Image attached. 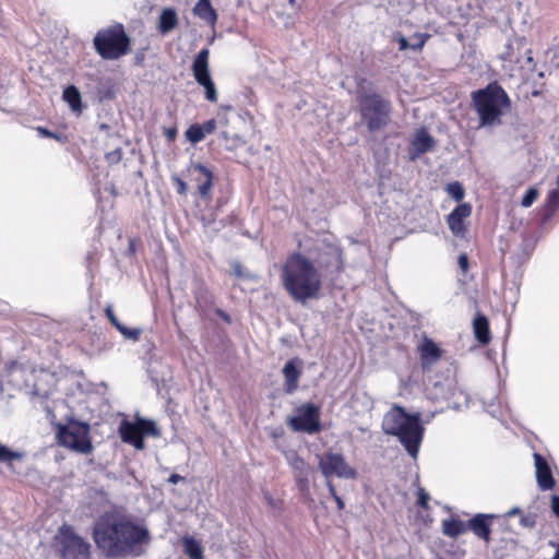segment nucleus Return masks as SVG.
<instances>
[{"mask_svg": "<svg viewBox=\"0 0 559 559\" xmlns=\"http://www.w3.org/2000/svg\"><path fill=\"white\" fill-rule=\"evenodd\" d=\"M209 57V48L201 49L194 57L191 69L197 83L205 90V98L211 103H216L217 90L211 78Z\"/></svg>", "mask_w": 559, "mask_h": 559, "instance_id": "nucleus-11", "label": "nucleus"}, {"mask_svg": "<svg viewBox=\"0 0 559 559\" xmlns=\"http://www.w3.org/2000/svg\"><path fill=\"white\" fill-rule=\"evenodd\" d=\"M138 420L131 423L127 419L122 420L119 426L120 438L123 442L132 444L135 449H144V440L141 437Z\"/></svg>", "mask_w": 559, "mask_h": 559, "instance_id": "nucleus-20", "label": "nucleus"}, {"mask_svg": "<svg viewBox=\"0 0 559 559\" xmlns=\"http://www.w3.org/2000/svg\"><path fill=\"white\" fill-rule=\"evenodd\" d=\"M37 132L41 135V136H48V138H55V139H58V135L55 134L53 132H50L49 130L43 128V127H38L37 128Z\"/></svg>", "mask_w": 559, "mask_h": 559, "instance_id": "nucleus-48", "label": "nucleus"}, {"mask_svg": "<svg viewBox=\"0 0 559 559\" xmlns=\"http://www.w3.org/2000/svg\"><path fill=\"white\" fill-rule=\"evenodd\" d=\"M546 206L550 212H555L559 207V189L549 192Z\"/></svg>", "mask_w": 559, "mask_h": 559, "instance_id": "nucleus-36", "label": "nucleus"}, {"mask_svg": "<svg viewBox=\"0 0 559 559\" xmlns=\"http://www.w3.org/2000/svg\"><path fill=\"white\" fill-rule=\"evenodd\" d=\"M173 180L177 185V192L181 195H185L188 190L187 183L178 176H174Z\"/></svg>", "mask_w": 559, "mask_h": 559, "instance_id": "nucleus-43", "label": "nucleus"}, {"mask_svg": "<svg viewBox=\"0 0 559 559\" xmlns=\"http://www.w3.org/2000/svg\"><path fill=\"white\" fill-rule=\"evenodd\" d=\"M472 213L468 203L459 204L448 216V225L455 236H462L465 231L464 219Z\"/></svg>", "mask_w": 559, "mask_h": 559, "instance_id": "nucleus-18", "label": "nucleus"}, {"mask_svg": "<svg viewBox=\"0 0 559 559\" xmlns=\"http://www.w3.org/2000/svg\"><path fill=\"white\" fill-rule=\"evenodd\" d=\"M105 313L108 318V320L111 322V324L117 328V324H120L121 322L118 320V318L116 317L114 310H112V307L111 306H108L106 307L105 309Z\"/></svg>", "mask_w": 559, "mask_h": 559, "instance_id": "nucleus-44", "label": "nucleus"}, {"mask_svg": "<svg viewBox=\"0 0 559 559\" xmlns=\"http://www.w3.org/2000/svg\"><path fill=\"white\" fill-rule=\"evenodd\" d=\"M93 41L103 59L115 60L129 51L130 39L122 25L98 31Z\"/></svg>", "mask_w": 559, "mask_h": 559, "instance_id": "nucleus-6", "label": "nucleus"}, {"mask_svg": "<svg viewBox=\"0 0 559 559\" xmlns=\"http://www.w3.org/2000/svg\"><path fill=\"white\" fill-rule=\"evenodd\" d=\"M296 362L297 359L288 360L283 368L284 391L287 394H293L298 389V381L301 372L297 368Z\"/></svg>", "mask_w": 559, "mask_h": 559, "instance_id": "nucleus-22", "label": "nucleus"}, {"mask_svg": "<svg viewBox=\"0 0 559 559\" xmlns=\"http://www.w3.org/2000/svg\"><path fill=\"white\" fill-rule=\"evenodd\" d=\"M535 468H536V480L542 490H550L555 486V480L551 474V469L539 453H534Z\"/></svg>", "mask_w": 559, "mask_h": 559, "instance_id": "nucleus-19", "label": "nucleus"}, {"mask_svg": "<svg viewBox=\"0 0 559 559\" xmlns=\"http://www.w3.org/2000/svg\"><path fill=\"white\" fill-rule=\"evenodd\" d=\"M192 180L197 183L200 198L204 201L212 200L214 185L213 171L201 163H192L188 168Z\"/></svg>", "mask_w": 559, "mask_h": 559, "instance_id": "nucleus-13", "label": "nucleus"}, {"mask_svg": "<svg viewBox=\"0 0 559 559\" xmlns=\"http://www.w3.org/2000/svg\"><path fill=\"white\" fill-rule=\"evenodd\" d=\"M521 524L524 526V527H533L535 525V520L533 516L531 515H523L521 518Z\"/></svg>", "mask_w": 559, "mask_h": 559, "instance_id": "nucleus-47", "label": "nucleus"}, {"mask_svg": "<svg viewBox=\"0 0 559 559\" xmlns=\"http://www.w3.org/2000/svg\"><path fill=\"white\" fill-rule=\"evenodd\" d=\"M56 438L60 445L76 453L90 454L93 451L90 426L85 423L71 420L66 425H58Z\"/></svg>", "mask_w": 559, "mask_h": 559, "instance_id": "nucleus-7", "label": "nucleus"}, {"mask_svg": "<svg viewBox=\"0 0 559 559\" xmlns=\"http://www.w3.org/2000/svg\"><path fill=\"white\" fill-rule=\"evenodd\" d=\"M178 24V15L175 9L166 8L162 11L158 21V31L162 35L170 33Z\"/></svg>", "mask_w": 559, "mask_h": 559, "instance_id": "nucleus-23", "label": "nucleus"}, {"mask_svg": "<svg viewBox=\"0 0 559 559\" xmlns=\"http://www.w3.org/2000/svg\"><path fill=\"white\" fill-rule=\"evenodd\" d=\"M551 509L554 513L559 518V496H554L551 498Z\"/></svg>", "mask_w": 559, "mask_h": 559, "instance_id": "nucleus-49", "label": "nucleus"}, {"mask_svg": "<svg viewBox=\"0 0 559 559\" xmlns=\"http://www.w3.org/2000/svg\"><path fill=\"white\" fill-rule=\"evenodd\" d=\"M417 495H418V504L424 509H428L429 495L423 488L418 489Z\"/></svg>", "mask_w": 559, "mask_h": 559, "instance_id": "nucleus-41", "label": "nucleus"}, {"mask_svg": "<svg viewBox=\"0 0 559 559\" xmlns=\"http://www.w3.org/2000/svg\"><path fill=\"white\" fill-rule=\"evenodd\" d=\"M396 40L400 45V50L403 51V50L411 48L409 40L406 37H404L403 35H399Z\"/></svg>", "mask_w": 559, "mask_h": 559, "instance_id": "nucleus-46", "label": "nucleus"}, {"mask_svg": "<svg viewBox=\"0 0 559 559\" xmlns=\"http://www.w3.org/2000/svg\"><path fill=\"white\" fill-rule=\"evenodd\" d=\"M165 135H166V138H167L169 141H173V140H175V138H176V130H175V129H168V130L165 132Z\"/></svg>", "mask_w": 559, "mask_h": 559, "instance_id": "nucleus-51", "label": "nucleus"}, {"mask_svg": "<svg viewBox=\"0 0 559 559\" xmlns=\"http://www.w3.org/2000/svg\"><path fill=\"white\" fill-rule=\"evenodd\" d=\"M183 480V477L178 474H171L168 478V481L171 484H177L179 481Z\"/></svg>", "mask_w": 559, "mask_h": 559, "instance_id": "nucleus-50", "label": "nucleus"}, {"mask_svg": "<svg viewBox=\"0 0 559 559\" xmlns=\"http://www.w3.org/2000/svg\"><path fill=\"white\" fill-rule=\"evenodd\" d=\"M519 513H521V509L519 507H515V508L511 509L510 511H508L507 516L511 518Z\"/></svg>", "mask_w": 559, "mask_h": 559, "instance_id": "nucleus-52", "label": "nucleus"}, {"mask_svg": "<svg viewBox=\"0 0 559 559\" xmlns=\"http://www.w3.org/2000/svg\"><path fill=\"white\" fill-rule=\"evenodd\" d=\"M428 35L427 34H415L412 38H411V49L413 50H420L426 40L428 39Z\"/></svg>", "mask_w": 559, "mask_h": 559, "instance_id": "nucleus-37", "label": "nucleus"}, {"mask_svg": "<svg viewBox=\"0 0 559 559\" xmlns=\"http://www.w3.org/2000/svg\"><path fill=\"white\" fill-rule=\"evenodd\" d=\"M99 129L107 132L109 130V127L106 123H102L99 126Z\"/></svg>", "mask_w": 559, "mask_h": 559, "instance_id": "nucleus-54", "label": "nucleus"}, {"mask_svg": "<svg viewBox=\"0 0 559 559\" xmlns=\"http://www.w3.org/2000/svg\"><path fill=\"white\" fill-rule=\"evenodd\" d=\"M493 515L490 514H476L467 522V527L479 538L488 542L490 538V519Z\"/></svg>", "mask_w": 559, "mask_h": 559, "instance_id": "nucleus-21", "label": "nucleus"}, {"mask_svg": "<svg viewBox=\"0 0 559 559\" xmlns=\"http://www.w3.org/2000/svg\"><path fill=\"white\" fill-rule=\"evenodd\" d=\"M62 98L69 104L72 111L80 112L82 110L81 93L75 86L70 85L66 87Z\"/></svg>", "mask_w": 559, "mask_h": 559, "instance_id": "nucleus-27", "label": "nucleus"}, {"mask_svg": "<svg viewBox=\"0 0 559 559\" xmlns=\"http://www.w3.org/2000/svg\"><path fill=\"white\" fill-rule=\"evenodd\" d=\"M557 189H559V174H558V177H557Z\"/></svg>", "mask_w": 559, "mask_h": 559, "instance_id": "nucleus-56", "label": "nucleus"}, {"mask_svg": "<svg viewBox=\"0 0 559 559\" xmlns=\"http://www.w3.org/2000/svg\"><path fill=\"white\" fill-rule=\"evenodd\" d=\"M234 271H235L236 275L241 276V266L239 263L234 264Z\"/></svg>", "mask_w": 559, "mask_h": 559, "instance_id": "nucleus-53", "label": "nucleus"}, {"mask_svg": "<svg viewBox=\"0 0 559 559\" xmlns=\"http://www.w3.org/2000/svg\"><path fill=\"white\" fill-rule=\"evenodd\" d=\"M461 271L465 274L468 271V258L465 253L460 254L457 260Z\"/></svg>", "mask_w": 559, "mask_h": 559, "instance_id": "nucleus-45", "label": "nucleus"}, {"mask_svg": "<svg viewBox=\"0 0 559 559\" xmlns=\"http://www.w3.org/2000/svg\"><path fill=\"white\" fill-rule=\"evenodd\" d=\"M285 457L296 474L308 471L306 462L295 451L285 452Z\"/></svg>", "mask_w": 559, "mask_h": 559, "instance_id": "nucleus-31", "label": "nucleus"}, {"mask_svg": "<svg viewBox=\"0 0 559 559\" xmlns=\"http://www.w3.org/2000/svg\"><path fill=\"white\" fill-rule=\"evenodd\" d=\"M193 13L210 25H214L217 21V13L210 0H199L193 8Z\"/></svg>", "mask_w": 559, "mask_h": 559, "instance_id": "nucleus-24", "label": "nucleus"}, {"mask_svg": "<svg viewBox=\"0 0 559 559\" xmlns=\"http://www.w3.org/2000/svg\"><path fill=\"white\" fill-rule=\"evenodd\" d=\"M361 122L371 133L385 129L392 118V105L390 100L377 93H368L358 99Z\"/></svg>", "mask_w": 559, "mask_h": 559, "instance_id": "nucleus-5", "label": "nucleus"}, {"mask_svg": "<svg viewBox=\"0 0 559 559\" xmlns=\"http://www.w3.org/2000/svg\"><path fill=\"white\" fill-rule=\"evenodd\" d=\"M56 540L62 559H91V544L79 536L71 526H60Z\"/></svg>", "mask_w": 559, "mask_h": 559, "instance_id": "nucleus-8", "label": "nucleus"}, {"mask_svg": "<svg viewBox=\"0 0 559 559\" xmlns=\"http://www.w3.org/2000/svg\"><path fill=\"white\" fill-rule=\"evenodd\" d=\"M126 338L131 341H138L142 334V329L140 328H128L124 324H117L116 328Z\"/></svg>", "mask_w": 559, "mask_h": 559, "instance_id": "nucleus-33", "label": "nucleus"}, {"mask_svg": "<svg viewBox=\"0 0 559 559\" xmlns=\"http://www.w3.org/2000/svg\"><path fill=\"white\" fill-rule=\"evenodd\" d=\"M93 538L96 546L111 558L139 557L148 545V530L130 516L105 512L95 522Z\"/></svg>", "mask_w": 559, "mask_h": 559, "instance_id": "nucleus-1", "label": "nucleus"}, {"mask_svg": "<svg viewBox=\"0 0 559 559\" xmlns=\"http://www.w3.org/2000/svg\"><path fill=\"white\" fill-rule=\"evenodd\" d=\"M216 128V121L214 119H210L205 121L203 124H201L202 132L206 136L207 134H211L214 132Z\"/></svg>", "mask_w": 559, "mask_h": 559, "instance_id": "nucleus-42", "label": "nucleus"}, {"mask_svg": "<svg viewBox=\"0 0 559 559\" xmlns=\"http://www.w3.org/2000/svg\"><path fill=\"white\" fill-rule=\"evenodd\" d=\"M318 465L325 477V483L332 481V476L345 479H355L357 477L356 469L346 462L341 453L326 452L319 456Z\"/></svg>", "mask_w": 559, "mask_h": 559, "instance_id": "nucleus-9", "label": "nucleus"}, {"mask_svg": "<svg viewBox=\"0 0 559 559\" xmlns=\"http://www.w3.org/2000/svg\"><path fill=\"white\" fill-rule=\"evenodd\" d=\"M289 428L296 432L313 435L321 429L320 409L313 404H302L296 409V415L287 420Z\"/></svg>", "mask_w": 559, "mask_h": 559, "instance_id": "nucleus-10", "label": "nucleus"}, {"mask_svg": "<svg viewBox=\"0 0 559 559\" xmlns=\"http://www.w3.org/2000/svg\"><path fill=\"white\" fill-rule=\"evenodd\" d=\"M417 350L419 354L420 366L424 371L430 370V368L436 365L442 356L441 348L428 337L423 338Z\"/></svg>", "mask_w": 559, "mask_h": 559, "instance_id": "nucleus-15", "label": "nucleus"}, {"mask_svg": "<svg viewBox=\"0 0 559 559\" xmlns=\"http://www.w3.org/2000/svg\"><path fill=\"white\" fill-rule=\"evenodd\" d=\"M122 158V150L121 147H116L115 150L106 153L105 159L108 164H118Z\"/></svg>", "mask_w": 559, "mask_h": 559, "instance_id": "nucleus-38", "label": "nucleus"}, {"mask_svg": "<svg viewBox=\"0 0 559 559\" xmlns=\"http://www.w3.org/2000/svg\"><path fill=\"white\" fill-rule=\"evenodd\" d=\"M283 287L292 299L299 304L319 297L322 276L319 267L300 252L292 253L281 270Z\"/></svg>", "mask_w": 559, "mask_h": 559, "instance_id": "nucleus-2", "label": "nucleus"}, {"mask_svg": "<svg viewBox=\"0 0 559 559\" xmlns=\"http://www.w3.org/2000/svg\"><path fill=\"white\" fill-rule=\"evenodd\" d=\"M183 551L190 559H204L203 547L194 537L182 538Z\"/></svg>", "mask_w": 559, "mask_h": 559, "instance_id": "nucleus-26", "label": "nucleus"}, {"mask_svg": "<svg viewBox=\"0 0 559 559\" xmlns=\"http://www.w3.org/2000/svg\"><path fill=\"white\" fill-rule=\"evenodd\" d=\"M136 420L139 425L138 428H140V433L142 438L144 436L159 437V429L157 428L156 424L153 420L140 417H138Z\"/></svg>", "mask_w": 559, "mask_h": 559, "instance_id": "nucleus-30", "label": "nucleus"}, {"mask_svg": "<svg viewBox=\"0 0 559 559\" xmlns=\"http://www.w3.org/2000/svg\"><path fill=\"white\" fill-rule=\"evenodd\" d=\"M11 371H12V372L16 371V365H15V364H13V365H12V367H11Z\"/></svg>", "mask_w": 559, "mask_h": 559, "instance_id": "nucleus-55", "label": "nucleus"}, {"mask_svg": "<svg viewBox=\"0 0 559 559\" xmlns=\"http://www.w3.org/2000/svg\"><path fill=\"white\" fill-rule=\"evenodd\" d=\"M472 102L479 118V127L500 124L501 117L511 107L510 97L497 82L473 92Z\"/></svg>", "mask_w": 559, "mask_h": 559, "instance_id": "nucleus-4", "label": "nucleus"}, {"mask_svg": "<svg viewBox=\"0 0 559 559\" xmlns=\"http://www.w3.org/2000/svg\"><path fill=\"white\" fill-rule=\"evenodd\" d=\"M445 190L448 194L456 202H460L464 198L463 186L457 181L449 183Z\"/></svg>", "mask_w": 559, "mask_h": 559, "instance_id": "nucleus-34", "label": "nucleus"}, {"mask_svg": "<svg viewBox=\"0 0 559 559\" xmlns=\"http://www.w3.org/2000/svg\"><path fill=\"white\" fill-rule=\"evenodd\" d=\"M319 250L317 267L329 273H340L344 270L343 252L337 245L324 243Z\"/></svg>", "mask_w": 559, "mask_h": 559, "instance_id": "nucleus-14", "label": "nucleus"}, {"mask_svg": "<svg viewBox=\"0 0 559 559\" xmlns=\"http://www.w3.org/2000/svg\"><path fill=\"white\" fill-rule=\"evenodd\" d=\"M295 0H289L290 3H293Z\"/></svg>", "mask_w": 559, "mask_h": 559, "instance_id": "nucleus-57", "label": "nucleus"}, {"mask_svg": "<svg viewBox=\"0 0 559 559\" xmlns=\"http://www.w3.org/2000/svg\"><path fill=\"white\" fill-rule=\"evenodd\" d=\"M466 528V524L457 519L444 520L442 522V533L452 538H455L465 533Z\"/></svg>", "mask_w": 559, "mask_h": 559, "instance_id": "nucleus-28", "label": "nucleus"}, {"mask_svg": "<svg viewBox=\"0 0 559 559\" xmlns=\"http://www.w3.org/2000/svg\"><path fill=\"white\" fill-rule=\"evenodd\" d=\"M411 145L409 157L415 160L433 148L435 140L425 128H421L414 133Z\"/></svg>", "mask_w": 559, "mask_h": 559, "instance_id": "nucleus-17", "label": "nucleus"}, {"mask_svg": "<svg viewBox=\"0 0 559 559\" xmlns=\"http://www.w3.org/2000/svg\"><path fill=\"white\" fill-rule=\"evenodd\" d=\"M296 481L301 491H308V489H309L308 471L297 473Z\"/></svg>", "mask_w": 559, "mask_h": 559, "instance_id": "nucleus-40", "label": "nucleus"}, {"mask_svg": "<svg viewBox=\"0 0 559 559\" xmlns=\"http://www.w3.org/2000/svg\"><path fill=\"white\" fill-rule=\"evenodd\" d=\"M538 190L530 188L522 198L521 205L523 207H530L538 198Z\"/></svg>", "mask_w": 559, "mask_h": 559, "instance_id": "nucleus-35", "label": "nucleus"}, {"mask_svg": "<svg viewBox=\"0 0 559 559\" xmlns=\"http://www.w3.org/2000/svg\"><path fill=\"white\" fill-rule=\"evenodd\" d=\"M326 487L329 489V492L331 497L335 500L337 510L342 511L345 508L343 499L337 495L335 487L332 481H326Z\"/></svg>", "mask_w": 559, "mask_h": 559, "instance_id": "nucleus-39", "label": "nucleus"}, {"mask_svg": "<svg viewBox=\"0 0 559 559\" xmlns=\"http://www.w3.org/2000/svg\"><path fill=\"white\" fill-rule=\"evenodd\" d=\"M503 61L510 63L522 64L525 61L530 69L534 68L532 50L526 47V38L523 36H515L510 38L506 45V50L501 55Z\"/></svg>", "mask_w": 559, "mask_h": 559, "instance_id": "nucleus-12", "label": "nucleus"}, {"mask_svg": "<svg viewBox=\"0 0 559 559\" xmlns=\"http://www.w3.org/2000/svg\"><path fill=\"white\" fill-rule=\"evenodd\" d=\"M24 457V453L21 451H13L7 445L0 444V463H5L12 466L14 461H21Z\"/></svg>", "mask_w": 559, "mask_h": 559, "instance_id": "nucleus-29", "label": "nucleus"}, {"mask_svg": "<svg viewBox=\"0 0 559 559\" xmlns=\"http://www.w3.org/2000/svg\"><path fill=\"white\" fill-rule=\"evenodd\" d=\"M186 138L192 144L201 142L205 138L204 133L202 132L201 124H191L186 131Z\"/></svg>", "mask_w": 559, "mask_h": 559, "instance_id": "nucleus-32", "label": "nucleus"}, {"mask_svg": "<svg viewBox=\"0 0 559 559\" xmlns=\"http://www.w3.org/2000/svg\"><path fill=\"white\" fill-rule=\"evenodd\" d=\"M473 329L476 340L480 344H488L490 342V331L488 319L483 314H477L473 321Z\"/></svg>", "mask_w": 559, "mask_h": 559, "instance_id": "nucleus-25", "label": "nucleus"}, {"mask_svg": "<svg viewBox=\"0 0 559 559\" xmlns=\"http://www.w3.org/2000/svg\"><path fill=\"white\" fill-rule=\"evenodd\" d=\"M456 383L453 378L445 377L442 379L435 380L430 386H428V396L431 400L440 401L448 400L455 395Z\"/></svg>", "mask_w": 559, "mask_h": 559, "instance_id": "nucleus-16", "label": "nucleus"}, {"mask_svg": "<svg viewBox=\"0 0 559 559\" xmlns=\"http://www.w3.org/2000/svg\"><path fill=\"white\" fill-rule=\"evenodd\" d=\"M420 420V413L409 415L403 407L395 405L385 413L382 430L385 435L397 437L407 453L416 459L424 435Z\"/></svg>", "mask_w": 559, "mask_h": 559, "instance_id": "nucleus-3", "label": "nucleus"}]
</instances>
